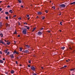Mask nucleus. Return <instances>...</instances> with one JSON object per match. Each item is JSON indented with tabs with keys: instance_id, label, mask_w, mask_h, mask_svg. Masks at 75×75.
Segmentation results:
<instances>
[{
	"instance_id": "obj_55",
	"label": "nucleus",
	"mask_w": 75,
	"mask_h": 75,
	"mask_svg": "<svg viewBox=\"0 0 75 75\" xmlns=\"http://www.w3.org/2000/svg\"><path fill=\"white\" fill-rule=\"evenodd\" d=\"M30 19V18H28V20Z\"/></svg>"
},
{
	"instance_id": "obj_62",
	"label": "nucleus",
	"mask_w": 75,
	"mask_h": 75,
	"mask_svg": "<svg viewBox=\"0 0 75 75\" xmlns=\"http://www.w3.org/2000/svg\"><path fill=\"white\" fill-rule=\"evenodd\" d=\"M26 23H23V24H25Z\"/></svg>"
},
{
	"instance_id": "obj_50",
	"label": "nucleus",
	"mask_w": 75,
	"mask_h": 75,
	"mask_svg": "<svg viewBox=\"0 0 75 75\" xmlns=\"http://www.w3.org/2000/svg\"><path fill=\"white\" fill-rule=\"evenodd\" d=\"M5 58H3V60L4 61H5Z\"/></svg>"
},
{
	"instance_id": "obj_41",
	"label": "nucleus",
	"mask_w": 75,
	"mask_h": 75,
	"mask_svg": "<svg viewBox=\"0 0 75 75\" xmlns=\"http://www.w3.org/2000/svg\"><path fill=\"white\" fill-rule=\"evenodd\" d=\"M18 24L19 25H20V22L18 23Z\"/></svg>"
},
{
	"instance_id": "obj_59",
	"label": "nucleus",
	"mask_w": 75,
	"mask_h": 75,
	"mask_svg": "<svg viewBox=\"0 0 75 75\" xmlns=\"http://www.w3.org/2000/svg\"><path fill=\"white\" fill-rule=\"evenodd\" d=\"M50 31H48V33H50Z\"/></svg>"
},
{
	"instance_id": "obj_37",
	"label": "nucleus",
	"mask_w": 75,
	"mask_h": 75,
	"mask_svg": "<svg viewBox=\"0 0 75 75\" xmlns=\"http://www.w3.org/2000/svg\"><path fill=\"white\" fill-rule=\"evenodd\" d=\"M69 49H70V50H72V48L70 47H69Z\"/></svg>"
},
{
	"instance_id": "obj_54",
	"label": "nucleus",
	"mask_w": 75,
	"mask_h": 75,
	"mask_svg": "<svg viewBox=\"0 0 75 75\" xmlns=\"http://www.w3.org/2000/svg\"><path fill=\"white\" fill-rule=\"evenodd\" d=\"M24 27H28V26H25Z\"/></svg>"
},
{
	"instance_id": "obj_25",
	"label": "nucleus",
	"mask_w": 75,
	"mask_h": 75,
	"mask_svg": "<svg viewBox=\"0 0 75 75\" xmlns=\"http://www.w3.org/2000/svg\"><path fill=\"white\" fill-rule=\"evenodd\" d=\"M2 44H4V45H5V43H4V42H3V41L2 42Z\"/></svg>"
},
{
	"instance_id": "obj_23",
	"label": "nucleus",
	"mask_w": 75,
	"mask_h": 75,
	"mask_svg": "<svg viewBox=\"0 0 75 75\" xmlns=\"http://www.w3.org/2000/svg\"><path fill=\"white\" fill-rule=\"evenodd\" d=\"M10 44V42H8L7 43V45H9Z\"/></svg>"
},
{
	"instance_id": "obj_10",
	"label": "nucleus",
	"mask_w": 75,
	"mask_h": 75,
	"mask_svg": "<svg viewBox=\"0 0 75 75\" xmlns=\"http://www.w3.org/2000/svg\"><path fill=\"white\" fill-rule=\"evenodd\" d=\"M8 49H7V50H5L4 52L5 53H7V51H8Z\"/></svg>"
},
{
	"instance_id": "obj_43",
	"label": "nucleus",
	"mask_w": 75,
	"mask_h": 75,
	"mask_svg": "<svg viewBox=\"0 0 75 75\" xmlns=\"http://www.w3.org/2000/svg\"><path fill=\"white\" fill-rule=\"evenodd\" d=\"M27 17H29V16H29V15H27Z\"/></svg>"
},
{
	"instance_id": "obj_44",
	"label": "nucleus",
	"mask_w": 75,
	"mask_h": 75,
	"mask_svg": "<svg viewBox=\"0 0 75 75\" xmlns=\"http://www.w3.org/2000/svg\"><path fill=\"white\" fill-rule=\"evenodd\" d=\"M18 37H20V35H18Z\"/></svg>"
},
{
	"instance_id": "obj_5",
	"label": "nucleus",
	"mask_w": 75,
	"mask_h": 75,
	"mask_svg": "<svg viewBox=\"0 0 75 75\" xmlns=\"http://www.w3.org/2000/svg\"><path fill=\"white\" fill-rule=\"evenodd\" d=\"M42 35V32H40V31H39L38 32V35Z\"/></svg>"
},
{
	"instance_id": "obj_11",
	"label": "nucleus",
	"mask_w": 75,
	"mask_h": 75,
	"mask_svg": "<svg viewBox=\"0 0 75 75\" xmlns=\"http://www.w3.org/2000/svg\"><path fill=\"white\" fill-rule=\"evenodd\" d=\"M2 27V23L0 22V28H1Z\"/></svg>"
},
{
	"instance_id": "obj_2",
	"label": "nucleus",
	"mask_w": 75,
	"mask_h": 75,
	"mask_svg": "<svg viewBox=\"0 0 75 75\" xmlns=\"http://www.w3.org/2000/svg\"><path fill=\"white\" fill-rule=\"evenodd\" d=\"M66 6L64 4H62L61 5H60L59 6V7H61V8H64V7H65Z\"/></svg>"
},
{
	"instance_id": "obj_8",
	"label": "nucleus",
	"mask_w": 75,
	"mask_h": 75,
	"mask_svg": "<svg viewBox=\"0 0 75 75\" xmlns=\"http://www.w3.org/2000/svg\"><path fill=\"white\" fill-rule=\"evenodd\" d=\"M67 66V65L64 66V67L61 68V69H63V68H66Z\"/></svg>"
},
{
	"instance_id": "obj_27",
	"label": "nucleus",
	"mask_w": 75,
	"mask_h": 75,
	"mask_svg": "<svg viewBox=\"0 0 75 75\" xmlns=\"http://www.w3.org/2000/svg\"><path fill=\"white\" fill-rule=\"evenodd\" d=\"M52 8H53V9H55V6H53L52 7Z\"/></svg>"
},
{
	"instance_id": "obj_34",
	"label": "nucleus",
	"mask_w": 75,
	"mask_h": 75,
	"mask_svg": "<svg viewBox=\"0 0 75 75\" xmlns=\"http://www.w3.org/2000/svg\"><path fill=\"white\" fill-rule=\"evenodd\" d=\"M48 11H47V10L45 11V12L46 13H48Z\"/></svg>"
},
{
	"instance_id": "obj_51",
	"label": "nucleus",
	"mask_w": 75,
	"mask_h": 75,
	"mask_svg": "<svg viewBox=\"0 0 75 75\" xmlns=\"http://www.w3.org/2000/svg\"><path fill=\"white\" fill-rule=\"evenodd\" d=\"M35 28H33V30H35Z\"/></svg>"
},
{
	"instance_id": "obj_18",
	"label": "nucleus",
	"mask_w": 75,
	"mask_h": 75,
	"mask_svg": "<svg viewBox=\"0 0 75 75\" xmlns=\"http://www.w3.org/2000/svg\"><path fill=\"white\" fill-rule=\"evenodd\" d=\"M0 63L2 64H3V62H4L3 61L1 60H0Z\"/></svg>"
},
{
	"instance_id": "obj_24",
	"label": "nucleus",
	"mask_w": 75,
	"mask_h": 75,
	"mask_svg": "<svg viewBox=\"0 0 75 75\" xmlns=\"http://www.w3.org/2000/svg\"><path fill=\"white\" fill-rule=\"evenodd\" d=\"M20 51H22V48H20Z\"/></svg>"
},
{
	"instance_id": "obj_26",
	"label": "nucleus",
	"mask_w": 75,
	"mask_h": 75,
	"mask_svg": "<svg viewBox=\"0 0 75 75\" xmlns=\"http://www.w3.org/2000/svg\"><path fill=\"white\" fill-rule=\"evenodd\" d=\"M65 49V47H62V50H64Z\"/></svg>"
},
{
	"instance_id": "obj_13",
	"label": "nucleus",
	"mask_w": 75,
	"mask_h": 75,
	"mask_svg": "<svg viewBox=\"0 0 75 75\" xmlns=\"http://www.w3.org/2000/svg\"><path fill=\"white\" fill-rule=\"evenodd\" d=\"M0 36H1V37H3V35L2 33H1L0 34Z\"/></svg>"
},
{
	"instance_id": "obj_1",
	"label": "nucleus",
	"mask_w": 75,
	"mask_h": 75,
	"mask_svg": "<svg viewBox=\"0 0 75 75\" xmlns=\"http://www.w3.org/2000/svg\"><path fill=\"white\" fill-rule=\"evenodd\" d=\"M27 29H26L24 28L22 32V33L23 34H27Z\"/></svg>"
},
{
	"instance_id": "obj_12",
	"label": "nucleus",
	"mask_w": 75,
	"mask_h": 75,
	"mask_svg": "<svg viewBox=\"0 0 75 75\" xmlns=\"http://www.w3.org/2000/svg\"><path fill=\"white\" fill-rule=\"evenodd\" d=\"M11 74H14V70H12L11 71Z\"/></svg>"
},
{
	"instance_id": "obj_17",
	"label": "nucleus",
	"mask_w": 75,
	"mask_h": 75,
	"mask_svg": "<svg viewBox=\"0 0 75 75\" xmlns=\"http://www.w3.org/2000/svg\"><path fill=\"white\" fill-rule=\"evenodd\" d=\"M18 1L19 3H21L22 2L21 0H18Z\"/></svg>"
},
{
	"instance_id": "obj_64",
	"label": "nucleus",
	"mask_w": 75,
	"mask_h": 75,
	"mask_svg": "<svg viewBox=\"0 0 75 75\" xmlns=\"http://www.w3.org/2000/svg\"><path fill=\"white\" fill-rule=\"evenodd\" d=\"M68 46H69V47H70V45H68Z\"/></svg>"
},
{
	"instance_id": "obj_56",
	"label": "nucleus",
	"mask_w": 75,
	"mask_h": 75,
	"mask_svg": "<svg viewBox=\"0 0 75 75\" xmlns=\"http://www.w3.org/2000/svg\"><path fill=\"white\" fill-rule=\"evenodd\" d=\"M41 30H44V28H42L41 29Z\"/></svg>"
},
{
	"instance_id": "obj_60",
	"label": "nucleus",
	"mask_w": 75,
	"mask_h": 75,
	"mask_svg": "<svg viewBox=\"0 0 75 75\" xmlns=\"http://www.w3.org/2000/svg\"><path fill=\"white\" fill-rule=\"evenodd\" d=\"M14 43H15V44L16 43V41H14Z\"/></svg>"
},
{
	"instance_id": "obj_6",
	"label": "nucleus",
	"mask_w": 75,
	"mask_h": 75,
	"mask_svg": "<svg viewBox=\"0 0 75 75\" xmlns=\"http://www.w3.org/2000/svg\"><path fill=\"white\" fill-rule=\"evenodd\" d=\"M37 13L38 15H41L42 14V12H38Z\"/></svg>"
},
{
	"instance_id": "obj_63",
	"label": "nucleus",
	"mask_w": 75,
	"mask_h": 75,
	"mask_svg": "<svg viewBox=\"0 0 75 75\" xmlns=\"http://www.w3.org/2000/svg\"><path fill=\"white\" fill-rule=\"evenodd\" d=\"M35 30H34V29H33V30H32L33 32V31H34Z\"/></svg>"
},
{
	"instance_id": "obj_53",
	"label": "nucleus",
	"mask_w": 75,
	"mask_h": 75,
	"mask_svg": "<svg viewBox=\"0 0 75 75\" xmlns=\"http://www.w3.org/2000/svg\"><path fill=\"white\" fill-rule=\"evenodd\" d=\"M66 62H68V60H66Z\"/></svg>"
},
{
	"instance_id": "obj_61",
	"label": "nucleus",
	"mask_w": 75,
	"mask_h": 75,
	"mask_svg": "<svg viewBox=\"0 0 75 75\" xmlns=\"http://www.w3.org/2000/svg\"><path fill=\"white\" fill-rule=\"evenodd\" d=\"M1 2H2V1H0V3H1Z\"/></svg>"
},
{
	"instance_id": "obj_38",
	"label": "nucleus",
	"mask_w": 75,
	"mask_h": 75,
	"mask_svg": "<svg viewBox=\"0 0 75 75\" xmlns=\"http://www.w3.org/2000/svg\"><path fill=\"white\" fill-rule=\"evenodd\" d=\"M16 54H17V55H18V52H16Z\"/></svg>"
},
{
	"instance_id": "obj_3",
	"label": "nucleus",
	"mask_w": 75,
	"mask_h": 75,
	"mask_svg": "<svg viewBox=\"0 0 75 75\" xmlns=\"http://www.w3.org/2000/svg\"><path fill=\"white\" fill-rule=\"evenodd\" d=\"M31 69L33 71H35V68L33 66H32L31 67Z\"/></svg>"
},
{
	"instance_id": "obj_21",
	"label": "nucleus",
	"mask_w": 75,
	"mask_h": 75,
	"mask_svg": "<svg viewBox=\"0 0 75 75\" xmlns=\"http://www.w3.org/2000/svg\"><path fill=\"white\" fill-rule=\"evenodd\" d=\"M10 54V52H8V53H7L6 55H8Z\"/></svg>"
},
{
	"instance_id": "obj_14",
	"label": "nucleus",
	"mask_w": 75,
	"mask_h": 75,
	"mask_svg": "<svg viewBox=\"0 0 75 75\" xmlns=\"http://www.w3.org/2000/svg\"><path fill=\"white\" fill-rule=\"evenodd\" d=\"M71 5L72 4H75V2L71 3L70 4Z\"/></svg>"
},
{
	"instance_id": "obj_28",
	"label": "nucleus",
	"mask_w": 75,
	"mask_h": 75,
	"mask_svg": "<svg viewBox=\"0 0 75 75\" xmlns=\"http://www.w3.org/2000/svg\"><path fill=\"white\" fill-rule=\"evenodd\" d=\"M6 20H8V17L6 16Z\"/></svg>"
},
{
	"instance_id": "obj_29",
	"label": "nucleus",
	"mask_w": 75,
	"mask_h": 75,
	"mask_svg": "<svg viewBox=\"0 0 75 75\" xmlns=\"http://www.w3.org/2000/svg\"><path fill=\"white\" fill-rule=\"evenodd\" d=\"M74 69H71V71H74Z\"/></svg>"
},
{
	"instance_id": "obj_22",
	"label": "nucleus",
	"mask_w": 75,
	"mask_h": 75,
	"mask_svg": "<svg viewBox=\"0 0 75 75\" xmlns=\"http://www.w3.org/2000/svg\"><path fill=\"white\" fill-rule=\"evenodd\" d=\"M5 14H8V12H5Z\"/></svg>"
},
{
	"instance_id": "obj_36",
	"label": "nucleus",
	"mask_w": 75,
	"mask_h": 75,
	"mask_svg": "<svg viewBox=\"0 0 75 75\" xmlns=\"http://www.w3.org/2000/svg\"><path fill=\"white\" fill-rule=\"evenodd\" d=\"M33 75H37V74H35V73H33Z\"/></svg>"
},
{
	"instance_id": "obj_31",
	"label": "nucleus",
	"mask_w": 75,
	"mask_h": 75,
	"mask_svg": "<svg viewBox=\"0 0 75 75\" xmlns=\"http://www.w3.org/2000/svg\"><path fill=\"white\" fill-rule=\"evenodd\" d=\"M7 8H10V6L8 5L7 6Z\"/></svg>"
},
{
	"instance_id": "obj_20",
	"label": "nucleus",
	"mask_w": 75,
	"mask_h": 75,
	"mask_svg": "<svg viewBox=\"0 0 75 75\" xmlns=\"http://www.w3.org/2000/svg\"><path fill=\"white\" fill-rule=\"evenodd\" d=\"M42 20H44L45 18V17L44 16H42Z\"/></svg>"
},
{
	"instance_id": "obj_45",
	"label": "nucleus",
	"mask_w": 75,
	"mask_h": 75,
	"mask_svg": "<svg viewBox=\"0 0 75 75\" xmlns=\"http://www.w3.org/2000/svg\"><path fill=\"white\" fill-rule=\"evenodd\" d=\"M16 17V15H15V16H13L14 18Z\"/></svg>"
},
{
	"instance_id": "obj_19",
	"label": "nucleus",
	"mask_w": 75,
	"mask_h": 75,
	"mask_svg": "<svg viewBox=\"0 0 75 75\" xmlns=\"http://www.w3.org/2000/svg\"><path fill=\"white\" fill-rule=\"evenodd\" d=\"M16 51L15 50L13 52V54H15L16 53Z\"/></svg>"
},
{
	"instance_id": "obj_30",
	"label": "nucleus",
	"mask_w": 75,
	"mask_h": 75,
	"mask_svg": "<svg viewBox=\"0 0 75 75\" xmlns=\"http://www.w3.org/2000/svg\"><path fill=\"white\" fill-rule=\"evenodd\" d=\"M62 22H61L60 23V25H62Z\"/></svg>"
},
{
	"instance_id": "obj_15",
	"label": "nucleus",
	"mask_w": 75,
	"mask_h": 75,
	"mask_svg": "<svg viewBox=\"0 0 75 75\" xmlns=\"http://www.w3.org/2000/svg\"><path fill=\"white\" fill-rule=\"evenodd\" d=\"M6 27H8V26H9V24H8V23H6Z\"/></svg>"
},
{
	"instance_id": "obj_7",
	"label": "nucleus",
	"mask_w": 75,
	"mask_h": 75,
	"mask_svg": "<svg viewBox=\"0 0 75 75\" xmlns=\"http://www.w3.org/2000/svg\"><path fill=\"white\" fill-rule=\"evenodd\" d=\"M24 53H28V52H29V51L28 50H26L24 51Z\"/></svg>"
},
{
	"instance_id": "obj_40",
	"label": "nucleus",
	"mask_w": 75,
	"mask_h": 75,
	"mask_svg": "<svg viewBox=\"0 0 75 75\" xmlns=\"http://www.w3.org/2000/svg\"><path fill=\"white\" fill-rule=\"evenodd\" d=\"M18 20H21V18H20V17H19V18H18Z\"/></svg>"
},
{
	"instance_id": "obj_4",
	"label": "nucleus",
	"mask_w": 75,
	"mask_h": 75,
	"mask_svg": "<svg viewBox=\"0 0 75 75\" xmlns=\"http://www.w3.org/2000/svg\"><path fill=\"white\" fill-rule=\"evenodd\" d=\"M9 56L11 57V58H14V56L13 54H12L11 55H10Z\"/></svg>"
},
{
	"instance_id": "obj_52",
	"label": "nucleus",
	"mask_w": 75,
	"mask_h": 75,
	"mask_svg": "<svg viewBox=\"0 0 75 75\" xmlns=\"http://www.w3.org/2000/svg\"><path fill=\"white\" fill-rule=\"evenodd\" d=\"M5 42H8V41H6V40H5Z\"/></svg>"
},
{
	"instance_id": "obj_58",
	"label": "nucleus",
	"mask_w": 75,
	"mask_h": 75,
	"mask_svg": "<svg viewBox=\"0 0 75 75\" xmlns=\"http://www.w3.org/2000/svg\"><path fill=\"white\" fill-rule=\"evenodd\" d=\"M41 68H42V69H43V68H44V67H42Z\"/></svg>"
},
{
	"instance_id": "obj_42",
	"label": "nucleus",
	"mask_w": 75,
	"mask_h": 75,
	"mask_svg": "<svg viewBox=\"0 0 75 75\" xmlns=\"http://www.w3.org/2000/svg\"><path fill=\"white\" fill-rule=\"evenodd\" d=\"M21 7H22V8H23V7H24V6L22 5L21 6Z\"/></svg>"
},
{
	"instance_id": "obj_48",
	"label": "nucleus",
	"mask_w": 75,
	"mask_h": 75,
	"mask_svg": "<svg viewBox=\"0 0 75 75\" xmlns=\"http://www.w3.org/2000/svg\"><path fill=\"white\" fill-rule=\"evenodd\" d=\"M0 54H2V52L1 51H0Z\"/></svg>"
},
{
	"instance_id": "obj_46",
	"label": "nucleus",
	"mask_w": 75,
	"mask_h": 75,
	"mask_svg": "<svg viewBox=\"0 0 75 75\" xmlns=\"http://www.w3.org/2000/svg\"><path fill=\"white\" fill-rule=\"evenodd\" d=\"M29 63H31V61L30 60H29L28 62Z\"/></svg>"
},
{
	"instance_id": "obj_57",
	"label": "nucleus",
	"mask_w": 75,
	"mask_h": 75,
	"mask_svg": "<svg viewBox=\"0 0 75 75\" xmlns=\"http://www.w3.org/2000/svg\"><path fill=\"white\" fill-rule=\"evenodd\" d=\"M3 11H1V13H3Z\"/></svg>"
},
{
	"instance_id": "obj_33",
	"label": "nucleus",
	"mask_w": 75,
	"mask_h": 75,
	"mask_svg": "<svg viewBox=\"0 0 75 75\" xmlns=\"http://www.w3.org/2000/svg\"><path fill=\"white\" fill-rule=\"evenodd\" d=\"M3 42V41L2 40H0V43H2Z\"/></svg>"
},
{
	"instance_id": "obj_9",
	"label": "nucleus",
	"mask_w": 75,
	"mask_h": 75,
	"mask_svg": "<svg viewBox=\"0 0 75 75\" xmlns=\"http://www.w3.org/2000/svg\"><path fill=\"white\" fill-rule=\"evenodd\" d=\"M26 48H30V46L28 45H26Z\"/></svg>"
},
{
	"instance_id": "obj_39",
	"label": "nucleus",
	"mask_w": 75,
	"mask_h": 75,
	"mask_svg": "<svg viewBox=\"0 0 75 75\" xmlns=\"http://www.w3.org/2000/svg\"><path fill=\"white\" fill-rule=\"evenodd\" d=\"M14 34H17V32H16V31H15V33H14Z\"/></svg>"
},
{
	"instance_id": "obj_16",
	"label": "nucleus",
	"mask_w": 75,
	"mask_h": 75,
	"mask_svg": "<svg viewBox=\"0 0 75 75\" xmlns=\"http://www.w3.org/2000/svg\"><path fill=\"white\" fill-rule=\"evenodd\" d=\"M9 13H13V11H12V10H11L9 11Z\"/></svg>"
},
{
	"instance_id": "obj_32",
	"label": "nucleus",
	"mask_w": 75,
	"mask_h": 75,
	"mask_svg": "<svg viewBox=\"0 0 75 75\" xmlns=\"http://www.w3.org/2000/svg\"><path fill=\"white\" fill-rule=\"evenodd\" d=\"M27 29H28V30H29V29H30V27L29 26H28L27 28Z\"/></svg>"
},
{
	"instance_id": "obj_49",
	"label": "nucleus",
	"mask_w": 75,
	"mask_h": 75,
	"mask_svg": "<svg viewBox=\"0 0 75 75\" xmlns=\"http://www.w3.org/2000/svg\"><path fill=\"white\" fill-rule=\"evenodd\" d=\"M2 10V8H0V11H1Z\"/></svg>"
},
{
	"instance_id": "obj_47",
	"label": "nucleus",
	"mask_w": 75,
	"mask_h": 75,
	"mask_svg": "<svg viewBox=\"0 0 75 75\" xmlns=\"http://www.w3.org/2000/svg\"><path fill=\"white\" fill-rule=\"evenodd\" d=\"M28 67H31V66L30 65H28Z\"/></svg>"
},
{
	"instance_id": "obj_35",
	"label": "nucleus",
	"mask_w": 75,
	"mask_h": 75,
	"mask_svg": "<svg viewBox=\"0 0 75 75\" xmlns=\"http://www.w3.org/2000/svg\"><path fill=\"white\" fill-rule=\"evenodd\" d=\"M16 64H18V62H17V61H16Z\"/></svg>"
}]
</instances>
